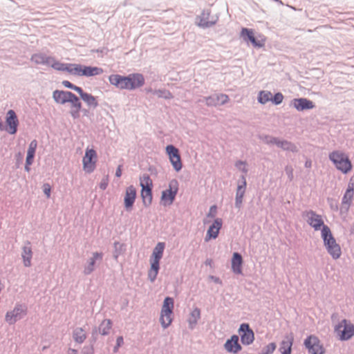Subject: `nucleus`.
<instances>
[{
  "label": "nucleus",
  "instance_id": "nucleus-12",
  "mask_svg": "<svg viewBox=\"0 0 354 354\" xmlns=\"http://www.w3.org/2000/svg\"><path fill=\"white\" fill-rule=\"evenodd\" d=\"M303 216L306 222L314 228L315 230H319L321 227H324V222L321 215L316 214L315 212L310 210L303 213Z\"/></svg>",
  "mask_w": 354,
  "mask_h": 354
},
{
  "label": "nucleus",
  "instance_id": "nucleus-23",
  "mask_svg": "<svg viewBox=\"0 0 354 354\" xmlns=\"http://www.w3.org/2000/svg\"><path fill=\"white\" fill-rule=\"evenodd\" d=\"M232 270L234 273L237 274H242L243 259L238 252H234L232 258Z\"/></svg>",
  "mask_w": 354,
  "mask_h": 354
},
{
  "label": "nucleus",
  "instance_id": "nucleus-15",
  "mask_svg": "<svg viewBox=\"0 0 354 354\" xmlns=\"http://www.w3.org/2000/svg\"><path fill=\"white\" fill-rule=\"evenodd\" d=\"M239 335L241 342L243 344L249 345L254 342V335L248 324H242L239 328Z\"/></svg>",
  "mask_w": 354,
  "mask_h": 354
},
{
  "label": "nucleus",
  "instance_id": "nucleus-18",
  "mask_svg": "<svg viewBox=\"0 0 354 354\" xmlns=\"http://www.w3.org/2000/svg\"><path fill=\"white\" fill-rule=\"evenodd\" d=\"M136 198V189L133 186H129L127 187L124 196V207L127 210L129 211L132 209Z\"/></svg>",
  "mask_w": 354,
  "mask_h": 354
},
{
  "label": "nucleus",
  "instance_id": "nucleus-54",
  "mask_svg": "<svg viewBox=\"0 0 354 354\" xmlns=\"http://www.w3.org/2000/svg\"><path fill=\"white\" fill-rule=\"evenodd\" d=\"M70 351L71 353V354H77V351L75 349H71Z\"/></svg>",
  "mask_w": 354,
  "mask_h": 354
},
{
  "label": "nucleus",
  "instance_id": "nucleus-4",
  "mask_svg": "<svg viewBox=\"0 0 354 354\" xmlns=\"http://www.w3.org/2000/svg\"><path fill=\"white\" fill-rule=\"evenodd\" d=\"M178 182L176 179L169 181L168 187L162 192L160 202L164 206L171 205L178 192Z\"/></svg>",
  "mask_w": 354,
  "mask_h": 354
},
{
  "label": "nucleus",
  "instance_id": "nucleus-17",
  "mask_svg": "<svg viewBox=\"0 0 354 354\" xmlns=\"http://www.w3.org/2000/svg\"><path fill=\"white\" fill-rule=\"evenodd\" d=\"M55 101L59 104H65L75 100V95L70 91L56 90L53 93Z\"/></svg>",
  "mask_w": 354,
  "mask_h": 354
},
{
  "label": "nucleus",
  "instance_id": "nucleus-16",
  "mask_svg": "<svg viewBox=\"0 0 354 354\" xmlns=\"http://www.w3.org/2000/svg\"><path fill=\"white\" fill-rule=\"evenodd\" d=\"M6 122L7 125V131L10 134H15L17 131L19 120L13 110H9L8 111Z\"/></svg>",
  "mask_w": 354,
  "mask_h": 354
},
{
  "label": "nucleus",
  "instance_id": "nucleus-39",
  "mask_svg": "<svg viewBox=\"0 0 354 354\" xmlns=\"http://www.w3.org/2000/svg\"><path fill=\"white\" fill-rule=\"evenodd\" d=\"M35 153V151L28 147V151H27L26 160V167H25L26 170L28 171L30 170L29 166L31 165L33 162Z\"/></svg>",
  "mask_w": 354,
  "mask_h": 354
},
{
  "label": "nucleus",
  "instance_id": "nucleus-38",
  "mask_svg": "<svg viewBox=\"0 0 354 354\" xmlns=\"http://www.w3.org/2000/svg\"><path fill=\"white\" fill-rule=\"evenodd\" d=\"M258 101L261 104H266L269 101H272V93L270 91H262L259 93Z\"/></svg>",
  "mask_w": 354,
  "mask_h": 354
},
{
  "label": "nucleus",
  "instance_id": "nucleus-21",
  "mask_svg": "<svg viewBox=\"0 0 354 354\" xmlns=\"http://www.w3.org/2000/svg\"><path fill=\"white\" fill-rule=\"evenodd\" d=\"M294 342V336L292 333L286 335L281 341L279 347V351L281 354H291L292 346Z\"/></svg>",
  "mask_w": 354,
  "mask_h": 354
},
{
  "label": "nucleus",
  "instance_id": "nucleus-30",
  "mask_svg": "<svg viewBox=\"0 0 354 354\" xmlns=\"http://www.w3.org/2000/svg\"><path fill=\"white\" fill-rule=\"evenodd\" d=\"M84 65L80 64H68L67 73L71 75L83 76Z\"/></svg>",
  "mask_w": 354,
  "mask_h": 354
},
{
  "label": "nucleus",
  "instance_id": "nucleus-7",
  "mask_svg": "<svg viewBox=\"0 0 354 354\" xmlns=\"http://www.w3.org/2000/svg\"><path fill=\"white\" fill-rule=\"evenodd\" d=\"M174 309V299L166 297L164 300L161 310L160 323L164 328L169 326L172 322V312Z\"/></svg>",
  "mask_w": 354,
  "mask_h": 354
},
{
  "label": "nucleus",
  "instance_id": "nucleus-48",
  "mask_svg": "<svg viewBox=\"0 0 354 354\" xmlns=\"http://www.w3.org/2000/svg\"><path fill=\"white\" fill-rule=\"evenodd\" d=\"M44 192L46 195L47 198H49L50 196V190L51 187L49 184H44Z\"/></svg>",
  "mask_w": 354,
  "mask_h": 354
},
{
  "label": "nucleus",
  "instance_id": "nucleus-29",
  "mask_svg": "<svg viewBox=\"0 0 354 354\" xmlns=\"http://www.w3.org/2000/svg\"><path fill=\"white\" fill-rule=\"evenodd\" d=\"M51 56H47L43 53H35L32 55L30 60L35 64L49 65Z\"/></svg>",
  "mask_w": 354,
  "mask_h": 354
},
{
  "label": "nucleus",
  "instance_id": "nucleus-24",
  "mask_svg": "<svg viewBox=\"0 0 354 354\" xmlns=\"http://www.w3.org/2000/svg\"><path fill=\"white\" fill-rule=\"evenodd\" d=\"M225 348L228 352L236 353L241 349V345L239 344V337L233 335L230 339H228L225 344Z\"/></svg>",
  "mask_w": 354,
  "mask_h": 354
},
{
  "label": "nucleus",
  "instance_id": "nucleus-1",
  "mask_svg": "<svg viewBox=\"0 0 354 354\" xmlns=\"http://www.w3.org/2000/svg\"><path fill=\"white\" fill-rule=\"evenodd\" d=\"M322 238L328 254L334 259H339L342 254L341 248L333 236L330 229L327 225H324V227L322 229Z\"/></svg>",
  "mask_w": 354,
  "mask_h": 354
},
{
  "label": "nucleus",
  "instance_id": "nucleus-26",
  "mask_svg": "<svg viewBox=\"0 0 354 354\" xmlns=\"http://www.w3.org/2000/svg\"><path fill=\"white\" fill-rule=\"evenodd\" d=\"M78 94L80 95L82 100L89 107L96 108L98 106L97 98L91 93L84 92V91L82 89V92L79 93Z\"/></svg>",
  "mask_w": 354,
  "mask_h": 354
},
{
  "label": "nucleus",
  "instance_id": "nucleus-53",
  "mask_svg": "<svg viewBox=\"0 0 354 354\" xmlns=\"http://www.w3.org/2000/svg\"><path fill=\"white\" fill-rule=\"evenodd\" d=\"M122 175V165H119L117 168V170H116V172H115V176L118 177V178H120Z\"/></svg>",
  "mask_w": 354,
  "mask_h": 354
},
{
  "label": "nucleus",
  "instance_id": "nucleus-36",
  "mask_svg": "<svg viewBox=\"0 0 354 354\" xmlns=\"http://www.w3.org/2000/svg\"><path fill=\"white\" fill-rule=\"evenodd\" d=\"M74 340L77 343H82L86 339V335L85 331L82 328H77L73 331V334Z\"/></svg>",
  "mask_w": 354,
  "mask_h": 354
},
{
  "label": "nucleus",
  "instance_id": "nucleus-5",
  "mask_svg": "<svg viewBox=\"0 0 354 354\" xmlns=\"http://www.w3.org/2000/svg\"><path fill=\"white\" fill-rule=\"evenodd\" d=\"M140 186L142 187L141 196L145 205L147 206L152 201L153 183L148 174H144L140 178Z\"/></svg>",
  "mask_w": 354,
  "mask_h": 354
},
{
  "label": "nucleus",
  "instance_id": "nucleus-13",
  "mask_svg": "<svg viewBox=\"0 0 354 354\" xmlns=\"http://www.w3.org/2000/svg\"><path fill=\"white\" fill-rule=\"evenodd\" d=\"M241 36L245 41H250L255 47H262L265 44L266 39L260 37L261 39H256L253 30L247 28H243L241 32Z\"/></svg>",
  "mask_w": 354,
  "mask_h": 354
},
{
  "label": "nucleus",
  "instance_id": "nucleus-42",
  "mask_svg": "<svg viewBox=\"0 0 354 354\" xmlns=\"http://www.w3.org/2000/svg\"><path fill=\"white\" fill-rule=\"evenodd\" d=\"M62 84H63V86H64L66 88H68L72 89V90H74L77 93L82 92V88L81 87H79V86H77L73 84L71 82H70L68 80H64L62 82Z\"/></svg>",
  "mask_w": 354,
  "mask_h": 354
},
{
  "label": "nucleus",
  "instance_id": "nucleus-49",
  "mask_svg": "<svg viewBox=\"0 0 354 354\" xmlns=\"http://www.w3.org/2000/svg\"><path fill=\"white\" fill-rule=\"evenodd\" d=\"M108 186V180L104 179L100 183V188L102 190H104Z\"/></svg>",
  "mask_w": 354,
  "mask_h": 354
},
{
  "label": "nucleus",
  "instance_id": "nucleus-44",
  "mask_svg": "<svg viewBox=\"0 0 354 354\" xmlns=\"http://www.w3.org/2000/svg\"><path fill=\"white\" fill-rule=\"evenodd\" d=\"M275 349H276V344L274 342L270 343L265 348V351L263 352V353L264 354H272L274 351Z\"/></svg>",
  "mask_w": 354,
  "mask_h": 354
},
{
  "label": "nucleus",
  "instance_id": "nucleus-43",
  "mask_svg": "<svg viewBox=\"0 0 354 354\" xmlns=\"http://www.w3.org/2000/svg\"><path fill=\"white\" fill-rule=\"evenodd\" d=\"M283 100V95L281 93H277L274 95V97L272 98V101L275 104H279L282 102Z\"/></svg>",
  "mask_w": 354,
  "mask_h": 354
},
{
  "label": "nucleus",
  "instance_id": "nucleus-50",
  "mask_svg": "<svg viewBox=\"0 0 354 354\" xmlns=\"http://www.w3.org/2000/svg\"><path fill=\"white\" fill-rule=\"evenodd\" d=\"M236 166L240 169H242L243 171H246L245 170V163L243 162H241V161H239L236 163Z\"/></svg>",
  "mask_w": 354,
  "mask_h": 354
},
{
  "label": "nucleus",
  "instance_id": "nucleus-51",
  "mask_svg": "<svg viewBox=\"0 0 354 354\" xmlns=\"http://www.w3.org/2000/svg\"><path fill=\"white\" fill-rule=\"evenodd\" d=\"M117 346L115 348V351L118 349V347H120L121 345L123 344V337L120 336L117 338Z\"/></svg>",
  "mask_w": 354,
  "mask_h": 354
},
{
  "label": "nucleus",
  "instance_id": "nucleus-28",
  "mask_svg": "<svg viewBox=\"0 0 354 354\" xmlns=\"http://www.w3.org/2000/svg\"><path fill=\"white\" fill-rule=\"evenodd\" d=\"M353 178H351L348 183V188L342 198V203L349 205L353 200L354 195V183L353 182Z\"/></svg>",
  "mask_w": 354,
  "mask_h": 354
},
{
  "label": "nucleus",
  "instance_id": "nucleus-46",
  "mask_svg": "<svg viewBox=\"0 0 354 354\" xmlns=\"http://www.w3.org/2000/svg\"><path fill=\"white\" fill-rule=\"evenodd\" d=\"M157 93L158 94L159 97H164L165 98H169V99L172 97L171 93L169 91H157Z\"/></svg>",
  "mask_w": 354,
  "mask_h": 354
},
{
  "label": "nucleus",
  "instance_id": "nucleus-27",
  "mask_svg": "<svg viewBox=\"0 0 354 354\" xmlns=\"http://www.w3.org/2000/svg\"><path fill=\"white\" fill-rule=\"evenodd\" d=\"M83 76L93 77L100 75L104 73V70L97 66H91L84 65Z\"/></svg>",
  "mask_w": 354,
  "mask_h": 354
},
{
  "label": "nucleus",
  "instance_id": "nucleus-32",
  "mask_svg": "<svg viewBox=\"0 0 354 354\" xmlns=\"http://www.w3.org/2000/svg\"><path fill=\"white\" fill-rule=\"evenodd\" d=\"M243 182L241 185H238L237 190H236V205L238 207H240L243 198L245 194V187H246V181L245 178H243Z\"/></svg>",
  "mask_w": 354,
  "mask_h": 354
},
{
  "label": "nucleus",
  "instance_id": "nucleus-34",
  "mask_svg": "<svg viewBox=\"0 0 354 354\" xmlns=\"http://www.w3.org/2000/svg\"><path fill=\"white\" fill-rule=\"evenodd\" d=\"M24 264L26 267L31 266V259L32 256V249L30 246H24L21 254Z\"/></svg>",
  "mask_w": 354,
  "mask_h": 354
},
{
  "label": "nucleus",
  "instance_id": "nucleus-41",
  "mask_svg": "<svg viewBox=\"0 0 354 354\" xmlns=\"http://www.w3.org/2000/svg\"><path fill=\"white\" fill-rule=\"evenodd\" d=\"M276 144L285 150H290L294 151H296L297 149L296 147L293 144L288 142L287 141L277 142H276Z\"/></svg>",
  "mask_w": 354,
  "mask_h": 354
},
{
  "label": "nucleus",
  "instance_id": "nucleus-52",
  "mask_svg": "<svg viewBox=\"0 0 354 354\" xmlns=\"http://www.w3.org/2000/svg\"><path fill=\"white\" fill-rule=\"evenodd\" d=\"M37 140H33L32 141H31V142L30 143L29 145V148L36 151V149H37Z\"/></svg>",
  "mask_w": 354,
  "mask_h": 354
},
{
  "label": "nucleus",
  "instance_id": "nucleus-3",
  "mask_svg": "<svg viewBox=\"0 0 354 354\" xmlns=\"http://www.w3.org/2000/svg\"><path fill=\"white\" fill-rule=\"evenodd\" d=\"M329 158L335 167L343 174H347L351 171L353 167L351 162L345 153L338 151H333L330 153Z\"/></svg>",
  "mask_w": 354,
  "mask_h": 354
},
{
  "label": "nucleus",
  "instance_id": "nucleus-8",
  "mask_svg": "<svg viewBox=\"0 0 354 354\" xmlns=\"http://www.w3.org/2000/svg\"><path fill=\"white\" fill-rule=\"evenodd\" d=\"M27 315V308L22 304H16L14 308L6 313L5 321L10 325L15 324Z\"/></svg>",
  "mask_w": 354,
  "mask_h": 354
},
{
  "label": "nucleus",
  "instance_id": "nucleus-19",
  "mask_svg": "<svg viewBox=\"0 0 354 354\" xmlns=\"http://www.w3.org/2000/svg\"><path fill=\"white\" fill-rule=\"evenodd\" d=\"M222 225L223 221L221 218H218L215 219L214 223L209 226V229L207 230L205 236V241H208L211 239H216L218 235Z\"/></svg>",
  "mask_w": 354,
  "mask_h": 354
},
{
  "label": "nucleus",
  "instance_id": "nucleus-35",
  "mask_svg": "<svg viewBox=\"0 0 354 354\" xmlns=\"http://www.w3.org/2000/svg\"><path fill=\"white\" fill-rule=\"evenodd\" d=\"M68 63H62L57 60L55 57H51L49 65L50 67L58 71L67 72V67Z\"/></svg>",
  "mask_w": 354,
  "mask_h": 354
},
{
  "label": "nucleus",
  "instance_id": "nucleus-22",
  "mask_svg": "<svg viewBox=\"0 0 354 354\" xmlns=\"http://www.w3.org/2000/svg\"><path fill=\"white\" fill-rule=\"evenodd\" d=\"M294 107L298 111L311 109L315 107L313 102L306 98L294 99L292 100Z\"/></svg>",
  "mask_w": 354,
  "mask_h": 354
},
{
  "label": "nucleus",
  "instance_id": "nucleus-25",
  "mask_svg": "<svg viewBox=\"0 0 354 354\" xmlns=\"http://www.w3.org/2000/svg\"><path fill=\"white\" fill-rule=\"evenodd\" d=\"M201 319V310L196 307L192 309L189 313L187 317V322L189 327L193 329L197 324L198 320Z\"/></svg>",
  "mask_w": 354,
  "mask_h": 354
},
{
  "label": "nucleus",
  "instance_id": "nucleus-47",
  "mask_svg": "<svg viewBox=\"0 0 354 354\" xmlns=\"http://www.w3.org/2000/svg\"><path fill=\"white\" fill-rule=\"evenodd\" d=\"M217 212V207L216 205H213L210 207L209 213L207 214L208 217L214 218Z\"/></svg>",
  "mask_w": 354,
  "mask_h": 354
},
{
  "label": "nucleus",
  "instance_id": "nucleus-55",
  "mask_svg": "<svg viewBox=\"0 0 354 354\" xmlns=\"http://www.w3.org/2000/svg\"><path fill=\"white\" fill-rule=\"evenodd\" d=\"M310 165H311V162H310L307 161V162H306V167H310Z\"/></svg>",
  "mask_w": 354,
  "mask_h": 354
},
{
  "label": "nucleus",
  "instance_id": "nucleus-6",
  "mask_svg": "<svg viewBox=\"0 0 354 354\" xmlns=\"http://www.w3.org/2000/svg\"><path fill=\"white\" fill-rule=\"evenodd\" d=\"M335 332L340 340H348L354 336V325L351 322L343 319L335 327Z\"/></svg>",
  "mask_w": 354,
  "mask_h": 354
},
{
  "label": "nucleus",
  "instance_id": "nucleus-31",
  "mask_svg": "<svg viewBox=\"0 0 354 354\" xmlns=\"http://www.w3.org/2000/svg\"><path fill=\"white\" fill-rule=\"evenodd\" d=\"M102 259V253L94 252L93 257L89 259L88 265L85 267L84 272L85 274L91 273L94 270V266L96 260H101Z\"/></svg>",
  "mask_w": 354,
  "mask_h": 354
},
{
  "label": "nucleus",
  "instance_id": "nucleus-40",
  "mask_svg": "<svg viewBox=\"0 0 354 354\" xmlns=\"http://www.w3.org/2000/svg\"><path fill=\"white\" fill-rule=\"evenodd\" d=\"M122 80V76L120 75L115 74L111 75L109 77V81L111 84L113 85L116 88H119Z\"/></svg>",
  "mask_w": 354,
  "mask_h": 354
},
{
  "label": "nucleus",
  "instance_id": "nucleus-2",
  "mask_svg": "<svg viewBox=\"0 0 354 354\" xmlns=\"http://www.w3.org/2000/svg\"><path fill=\"white\" fill-rule=\"evenodd\" d=\"M165 244L163 242H159L153 250L150 257V269L148 271V277L151 281H153L158 273L160 269V261L163 256Z\"/></svg>",
  "mask_w": 354,
  "mask_h": 354
},
{
  "label": "nucleus",
  "instance_id": "nucleus-10",
  "mask_svg": "<svg viewBox=\"0 0 354 354\" xmlns=\"http://www.w3.org/2000/svg\"><path fill=\"white\" fill-rule=\"evenodd\" d=\"M304 345L311 354H324L325 349L320 340L315 335H310L304 341Z\"/></svg>",
  "mask_w": 354,
  "mask_h": 354
},
{
  "label": "nucleus",
  "instance_id": "nucleus-14",
  "mask_svg": "<svg viewBox=\"0 0 354 354\" xmlns=\"http://www.w3.org/2000/svg\"><path fill=\"white\" fill-rule=\"evenodd\" d=\"M128 90H134L142 87L145 82L143 75L140 73H131L127 76Z\"/></svg>",
  "mask_w": 354,
  "mask_h": 354
},
{
  "label": "nucleus",
  "instance_id": "nucleus-45",
  "mask_svg": "<svg viewBox=\"0 0 354 354\" xmlns=\"http://www.w3.org/2000/svg\"><path fill=\"white\" fill-rule=\"evenodd\" d=\"M127 76H122V80L121 84L120 85L119 89L121 90H128V84H127Z\"/></svg>",
  "mask_w": 354,
  "mask_h": 354
},
{
  "label": "nucleus",
  "instance_id": "nucleus-37",
  "mask_svg": "<svg viewBox=\"0 0 354 354\" xmlns=\"http://www.w3.org/2000/svg\"><path fill=\"white\" fill-rule=\"evenodd\" d=\"M112 326V322L110 319H104L102 322L99 327V331L102 335L109 334Z\"/></svg>",
  "mask_w": 354,
  "mask_h": 354
},
{
  "label": "nucleus",
  "instance_id": "nucleus-20",
  "mask_svg": "<svg viewBox=\"0 0 354 354\" xmlns=\"http://www.w3.org/2000/svg\"><path fill=\"white\" fill-rule=\"evenodd\" d=\"M229 97L225 94L214 95L205 98V102L207 106H220L227 103Z\"/></svg>",
  "mask_w": 354,
  "mask_h": 354
},
{
  "label": "nucleus",
  "instance_id": "nucleus-11",
  "mask_svg": "<svg viewBox=\"0 0 354 354\" xmlns=\"http://www.w3.org/2000/svg\"><path fill=\"white\" fill-rule=\"evenodd\" d=\"M166 152L174 169L176 171H179L183 167L179 150L174 146L170 145L166 147Z\"/></svg>",
  "mask_w": 354,
  "mask_h": 354
},
{
  "label": "nucleus",
  "instance_id": "nucleus-33",
  "mask_svg": "<svg viewBox=\"0 0 354 354\" xmlns=\"http://www.w3.org/2000/svg\"><path fill=\"white\" fill-rule=\"evenodd\" d=\"M75 100H73L68 103L71 104V115L73 118H77L80 117V111L82 108V104L80 102L79 98L75 95Z\"/></svg>",
  "mask_w": 354,
  "mask_h": 354
},
{
  "label": "nucleus",
  "instance_id": "nucleus-9",
  "mask_svg": "<svg viewBox=\"0 0 354 354\" xmlns=\"http://www.w3.org/2000/svg\"><path fill=\"white\" fill-rule=\"evenodd\" d=\"M97 156L96 151L93 149L87 148L82 159L83 169L86 173L93 172L96 167Z\"/></svg>",
  "mask_w": 354,
  "mask_h": 354
}]
</instances>
